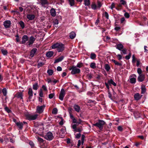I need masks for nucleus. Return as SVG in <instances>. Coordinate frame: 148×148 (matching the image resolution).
Listing matches in <instances>:
<instances>
[{
    "label": "nucleus",
    "instance_id": "473e14b6",
    "mask_svg": "<svg viewBox=\"0 0 148 148\" xmlns=\"http://www.w3.org/2000/svg\"><path fill=\"white\" fill-rule=\"evenodd\" d=\"M69 4L71 6H73L75 5V0H68Z\"/></svg>",
    "mask_w": 148,
    "mask_h": 148
},
{
    "label": "nucleus",
    "instance_id": "3c124183",
    "mask_svg": "<svg viewBox=\"0 0 148 148\" xmlns=\"http://www.w3.org/2000/svg\"><path fill=\"white\" fill-rule=\"evenodd\" d=\"M53 23L54 25L58 24V20L57 19L53 20Z\"/></svg>",
    "mask_w": 148,
    "mask_h": 148
},
{
    "label": "nucleus",
    "instance_id": "864d4df0",
    "mask_svg": "<svg viewBox=\"0 0 148 148\" xmlns=\"http://www.w3.org/2000/svg\"><path fill=\"white\" fill-rule=\"evenodd\" d=\"M131 56V53H130L128 55L126 56L125 57V58L126 60L129 59Z\"/></svg>",
    "mask_w": 148,
    "mask_h": 148
},
{
    "label": "nucleus",
    "instance_id": "1a4fd4ad",
    "mask_svg": "<svg viewBox=\"0 0 148 148\" xmlns=\"http://www.w3.org/2000/svg\"><path fill=\"white\" fill-rule=\"evenodd\" d=\"M145 79V74L139 75L137 78V80L139 82H142Z\"/></svg>",
    "mask_w": 148,
    "mask_h": 148
},
{
    "label": "nucleus",
    "instance_id": "9d476101",
    "mask_svg": "<svg viewBox=\"0 0 148 148\" xmlns=\"http://www.w3.org/2000/svg\"><path fill=\"white\" fill-rule=\"evenodd\" d=\"M37 51V49L36 48H33L30 51L29 53V56L31 58L29 57V59H31L32 58L34 57V54Z\"/></svg>",
    "mask_w": 148,
    "mask_h": 148
},
{
    "label": "nucleus",
    "instance_id": "37998d69",
    "mask_svg": "<svg viewBox=\"0 0 148 148\" xmlns=\"http://www.w3.org/2000/svg\"><path fill=\"white\" fill-rule=\"evenodd\" d=\"M58 112V110L56 108H54L53 109L52 113L53 114H57Z\"/></svg>",
    "mask_w": 148,
    "mask_h": 148
},
{
    "label": "nucleus",
    "instance_id": "de8ad7c7",
    "mask_svg": "<svg viewBox=\"0 0 148 148\" xmlns=\"http://www.w3.org/2000/svg\"><path fill=\"white\" fill-rule=\"evenodd\" d=\"M4 109L8 113H9L12 112V111L7 106L4 108Z\"/></svg>",
    "mask_w": 148,
    "mask_h": 148
},
{
    "label": "nucleus",
    "instance_id": "603ef678",
    "mask_svg": "<svg viewBox=\"0 0 148 148\" xmlns=\"http://www.w3.org/2000/svg\"><path fill=\"white\" fill-rule=\"evenodd\" d=\"M115 4L114 3H112L110 7L111 10H113L114 8H115Z\"/></svg>",
    "mask_w": 148,
    "mask_h": 148
},
{
    "label": "nucleus",
    "instance_id": "a878e982",
    "mask_svg": "<svg viewBox=\"0 0 148 148\" xmlns=\"http://www.w3.org/2000/svg\"><path fill=\"white\" fill-rule=\"evenodd\" d=\"M130 82L131 84H135L136 82V79L135 78L131 77L130 79Z\"/></svg>",
    "mask_w": 148,
    "mask_h": 148
},
{
    "label": "nucleus",
    "instance_id": "dca6fc26",
    "mask_svg": "<svg viewBox=\"0 0 148 148\" xmlns=\"http://www.w3.org/2000/svg\"><path fill=\"white\" fill-rule=\"evenodd\" d=\"M116 7L115 8L118 11H120L123 10V7L122 5L120 4L119 3L116 4Z\"/></svg>",
    "mask_w": 148,
    "mask_h": 148
},
{
    "label": "nucleus",
    "instance_id": "f257e3e1",
    "mask_svg": "<svg viewBox=\"0 0 148 148\" xmlns=\"http://www.w3.org/2000/svg\"><path fill=\"white\" fill-rule=\"evenodd\" d=\"M51 48L53 49H56L58 52H62L65 49V45L60 42H57L53 45Z\"/></svg>",
    "mask_w": 148,
    "mask_h": 148
},
{
    "label": "nucleus",
    "instance_id": "a211bd4d",
    "mask_svg": "<svg viewBox=\"0 0 148 148\" xmlns=\"http://www.w3.org/2000/svg\"><path fill=\"white\" fill-rule=\"evenodd\" d=\"M16 124L19 130H21L23 129V123L22 122H17L16 123Z\"/></svg>",
    "mask_w": 148,
    "mask_h": 148
},
{
    "label": "nucleus",
    "instance_id": "58836bf2",
    "mask_svg": "<svg viewBox=\"0 0 148 148\" xmlns=\"http://www.w3.org/2000/svg\"><path fill=\"white\" fill-rule=\"evenodd\" d=\"M2 93L4 96H6L7 94V90L6 88H4L3 89L2 91Z\"/></svg>",
    "mask_w": 148,
    "mask_h": 148
},
{
    "label": "nucleus",
    "instance_id": "f8f14e48",
    "mask_svg": "<svg viewBox=\"0 0 148 148\" xmlns=\"http://www.w3.org/2000/svg\"><path fill=\"white\" fill-rule=\"evenodd\" d=\"M36 38L33 36H32L29 39V40L28 42V45L30 46L32 45L35 41Z\"/></svg>",
    "mask_w": 148,
    "mask_h": 148
},
{
    "label": "nucleus",
    "instance_id": "49530a36",
    "mask_svg": "<svg viewBox=\"0 0 148 148\" xmlns=\"http://www.w3.org/2000/svg\"><path fill=\"white\" fill-rule=\"evenodd\" d=\"M137 72L138 74L139 75L143 74H142V71L140 68H138L137 69Z\"/></svg>",
    "mask_w": 148,
    "mask_h": 148
},
{
    "label": "nucleus",
    "instance_id": "4be33fe9",
    "mask_svg": "<svg viewBox=\"0 0 148 148\" xmlns=\"http://www.w3.org/2000/svg\"><path fill=\"white\" fill-rule=\"evenodd\" d=\"M64 58L63 56H61L59 58L56 59L54 63L55 64L61 61L64 59Z\"/></svg>",
    "mask_w": 148,
    "mask_h": 148
},
{
    "label": "nucleus",
    "instance_id": "4468645a",
    "mask_svg": "<svg viewBox=\"0 0 148 148\" xmlns=\"http://www.w3.org/2000/svg\"><path fill=\"white\" fill-rule=\"evenodd\" d=\"M11 24V22L10 20H6L3 22V25L6 28L10 27Z\"/></svg>",
    "mask_w": 148,
    "mask_h": 148
},
{
    "label": "nucleus",
    "instance_id": "79ce46f5",
    "mask_svg": "<svg viewBox=\"0 0 148 148\" xmlns=\"http://www.w3.org/2000/svg\"><path fill=\"white\" fill-rule=\"evenodd\" d=\"M119 3L122 5H126V2L125 0H121Z\"/></svg>",
    "mask_w": 148,
    "mask_h": 148
},
{
    "label": "nucleus",
    "instance_id": "338daca9",
    "mask_svg": "<svg viewBox=\"0 0 148 148\" xmlns=\"http://www.w3.org/2000/svg\"><path fill=\"white\" fill-rule=\"evenodd\" d=\"M77 125L75 124H74V125H73L72 126V128L75 131V130L77 128Z\"/></svg>",
    "mask_w": 148,
    "mask_h": 148
},
{
    "label": "nucleus",
    "instance_id": "412c9836",
    "mask_svg": "<svg viewBox=\"0 0 148 148\" xmlns=\"http://www.w3.org/2000/svg\"><path fill=\"white\" fill-rule=\"evenodd\" d=\"M50 13L51 16L53 17H55L56 15V10L53 8H52L51 9Z\"/></svg>",
    "mask_w": 148,
    "mask_h": 148
},
{
    "label": "nucleus",
    "instance_id": "13d9d810",
    "mask_svg": "<svg viewBox=\"0 0 148 148\" xmlns=\"http://www.w3.org/2000/svg\"><path fill=\"white\" fill-rule=\"evenodd\" d=\"M124 15L125 16L126 18H129V17H130V16L129 14L127 12H125L124 14Z\"/></svg>",
    "mask_w": 148,
    "mask_h": 148
},
{
    "label": "nucleus",
    "instance_id": "b1692460",
    "mask_svg": "<svg viewBox=\"0 0 148 148\" xmlns=\"http://www.w3.org/2000/svg\"><path fill=\"white\" fill-rule=\"evenodd\" d=\"M23 94L22 92H18L16 94L15 96L17 98H20L21 99H23Z\"/></svg>",
    "mask_w": 148,
    "mask_h": 148
},
{
    "label": "nucleus",
    "instance_id": "4d7b16f0",
    "mask_svg": "<svg viewBox=\"0 0 148 148\" xmlns=\"http://www.w3.org/2000/svg\"><path fill=\"white\" fill-rule=\"evenodd\" d=\"M81 134L80 133L77 134L75 136V138L77 139H79L81 137Z\"/></svg>",
    "mask_w": 148,
    "mask_h": 148
},
{
    "label": "nucleus",
    "instance_id": "2f4dec72",
    "mask_svg": "<svg viewBox=\"0 0 148 148\" xmlns=\"http://www.w3.org/2000/svg\"><path fill=\"white\" fill-rule=\"evenodd\" d=\"M38 83L37 82H36L33 84V88L34 90H37L38 89Z\"/></svg>",
    "mask_w": 148,
    "mask_h": 148
},
{
    "label": "nucleus",
    "instance_id": "0e129e2a",
    "mask_svg": "<svg viewBox=\"0 0 148 148\" xmlns=\"http://www.w3.org/2000/svg\"><path fill=\"white\" fill-rule=\"evenodd\" d=\"M39 125L40 124H39L37 122H35L34 123V127H38L39 126Z\"/></svg>",
    "mask_w": 148,
    "mask_h": 148
},
{
    "label": "nucleus",
    "instance_id": "bb28decb",
    "mask_svg": "<svg viewBox=\"0 0 148 148\" xmlns=\"http://www.w3.org/2000/svg\"><path fill=\"white\" fill-rule=\"evenodd\" d=\"M76 36V34L73 32H71L70 34V37L72 39L74 38Z\"/></svg>",
    "mask_w": 148,
    "mask_h": 148
},
{
    "label": "nucleus",
    "instance_id": "6e6d98bb",
    "mask_svg": "<svg viewBox=\"0 0 148 148\" xmlns=\"http://www.w3.org/2000/svg\"><path fill=\"white\" fill-rule=\"evenodd\" d=\"M54 96L55 94L54 93H51L49 95V98L50 99H51Z\"/></svg>",
    "mask_w": 148,
    "mask_h": 148
},
{
    "label": "nucleus",
    "instance_id": "ea45409f",
    "mask_svg": "<svg viewBox=\"0 0 148 148\" xmlns=\"http://www.w3.org/2000/svg\"><path fill=\"white\" fill-rule=\"evenodd\" d=\"M105 69L107 71H110V67L108 64H106L105 65Z\"/></svg>",
    "mask_w": 148,
    "mask_h": 148
},
{
    "label": "nucleus",
    "instance_id": "5fc2aeb1",
    "mask_svg": "<svg viewBox=\"0 0 148 148\" xmlns=\"http://www.w3.org/2000/svg\"><path fill=\"white\" fill-rule=\"evenodd\" d=\"M87 76L88 77L87 78L89 80H90L92 77V74L90 73Z\"/></svg>",
    "mask_w": 148,
    "mask_h": 148
},
{
    "label": "nucleus",
    "instance_id": "ddd939ff",
    "mask_svg": "<svg viewBox=\"0 0 148 148\" xmlns=\"http://www.w3.org/2000/svg\"><path fill=\"white\" fill-rule=\"evenodd\" d=\"M28 93L29 95V97L28 98L29 100V101H31L30 99L32 98L33 95V91L31 88H29Z\"/></svg>",
    "mask_w": 148,
    "mask_h": 148
},
{
    "label": "nucleus",
    "instance_id": "5701e85b",
    "mask_svg": "<svg viewBox=\"0 0 148 148\" xmlns=\"http://www.w3.org/2000/svg\"><path fill=\"white\" fill-rule=\"evenodd\" d=\"M124 47L123 45L121 44H117L116 45V48L120 51H121Z\"/></svg>",
    "mask_w": 148,
    "mask_h": 148
},
{
    "label": "nucleus",
    "instance_id": "aec40b11",
    "mask_svg": "<svg viewBox=\"0 0 148 148\" xmlns=\"http://www.w3.org/2000/svg\"><path fill=\"white\" fill-rule=\"evenodd\" d=\"M27 17L29 20H32L34 19L35 16L34 14H27Z\"/></svg>",
    "mask_w": 148,
    "mask_h": 148
},
{
    "label": "nucleus",
    "instance_id": "e433bc0d",
    "mask_svg": "<svg viewBox=\"0 0 148 148\" xmlns=\"http://www.w3.org/2000/svg\"><path fill=\"white\" fill-rule=\"evenodd\" d=\"M91 7L92 9L95 10L97 9V6L95 3L93 2L91 5Z\"/></svg>",
    "mask_w": 148,
    "mask_h": 148
},
{
    "label": "nucleus",
    "instance_id": "bf43d9fd",
    "mask_svg": "<svg viewBox=\"0 0 148 148\" xmlns=\"http://www.w3.org/2000/svg\"><path fill=\"white\" fill-rule=\"evenodd\" d=\"M41 147L42 148H48V146L47 144L46 145L45 144H44L43 145H41Z\"/></svg>",
    "mask_w": 148,
    "mask_h": 148
},
{
    "label": "nucleus",
    "instance_id": "f704fd0d",
    "mask_svg": "<svg viewBox=\"0 0 148 148\" xmlns=\"http://www.w3.org/2000/svg\"><path fill=\"white\" fill-rule=\"evenodd\" d=\"M77 66V68H81L84 66V64L82 62H79L77 64V66Z\"/></svg>",
    "mask_w": 148,
    "mask_h": 148
},
{
    "label": "nucleus",
    "instance_id": "7c9ffc66",
    "mask_svg": "<svg viewBox=\"0 0 148 148\" xmlns=\"http://www.w3.org/2000/svg\"><path fill=\"white\" fill-rule=\"evenodd\" d=\"M90 67L92 69H95L96 68V64L94 62H91L90 64Z\"/></svg>",
    "mask_w": 148,
    "mask_h": 148
},
{
    "label": "nucleus",
    "instance_id": "6ab92c4d",
    "mask_svg": "<svg viewBox=\"0 0 148 148\" xmlns=\"http://www.w3.org/2000/svg\"><path fill=\"white\" fill-rule=\"evenodd\" d=\"M54 54V52L52 51H48L46 52V56L49 58L52 57Z\"/></svg>",
    "mask_w": 148,
    "mask_h": 148
},
{
    "label": "nucleus",
    "instance_id": "cd10ccee",
    "mask_svg": "<svg viewBox=\"0 0 148 148\" xmlns=\"http://www.w3.org/2000/svg\"><path fill=\"white\" fill-rule=\"evenodd\" d=\"M108 83L109 84H112L114 86H116V83L113 81L112 79H110V80H108Z\"/></svg>",
    "mask_w": 148,
    "mask_h": 148
},
{
    "label": "nucleus",
    "instance_id": "7ed1b4c3",
    "mask_svg": "<svg viewBox=\"0 0 148 148\" xmlns=\"http://www.w3.org/2000/svg\"><path fill=\"white\" fill-rule=\"evenodd\" d=\"M69 70H72L71 73L73 75L79 74L81 72L80 69L77 68V66H71Z\"/></svg>",
    "mask_w": 148,
    "mask_h": 148
},
{
    "label": "nucleus",
    "instance_id": "4c0bfd02",
    "mask_svg": "<svg viewBox=\"0 0 148 148\" xmlns=\"http://www.w3.org/2000/svg\"><path fill=\"white\" fill-rule=\"evenodd\" d=\"M1 52L3 55H7L8 53L7 50L4 49H1Z\"/></svg>",
    "mask_w": 148,
    "mask_h": 148
},
{
    "label": "nucleus",
    "instance_id": "c9c22d12",
    "mask_svg": "<svg viewBox=\"0 0 148 148\" xmlns=\"http://www.w3.org/2000/svg\"><path fill=\"white\" fill-rule=\"evenodd\" d=\"M19 24L20 25L22 29H23L25 27V24L22 21L19 22Z\"/></svg>",
    "mask_w": 148,
    "mask_h": 148
},
{
    "label": "nucleus",
    "instance_id": "c756f323",
    "mask_svg": "<svg viewBox=\"0 0 148 148\" xmlns=\"http://www.w3.org/2000/svg\"><path fill=\"white\" fill-rule=\"evenodd\" d=\"M96 55L93 53H91L90 54V58L93 60H95L96 58Z\"/></svg>",
    "mask_w": 148,
    "mask_h": 148
},
{
    "label": "nucleus",
    "instance_id": "774afa93",
    "mask_svg": "<svg viewBox=\"0 0 148 148\" xmlns=\"http://www.w3.org/2000/svg\"><path fill=\"white\" fill-rule=\"evenodd\" d=\"M108 95L109 97L111 100H112V95L111 93L110 92L109 90L108 91Z\"/></svg>",
    "mask_w": 148,
    "mask_h": 148
},
{
    "label": "nucleus",
    "instance_id": "2eb2a0df",
    "mask_svg": "<svg viewBox=\"0 0 148 148\" xmlns=\"http://www.w3.org/2000/svg\"><path fill=\"white\" fill-rule=\"evenodd\" d=\"M39 3L42 7H45V5H47L49 4L48 0H40Z\"/></svg>",
    "mask_w": 148,
    "mask_h": 148
},
{
    "label": "nucleus",
    "instance_id": "20e7f679",
    "mask_svg": "<svg viewBox=\"0 0 148 148\" xmlns=\"http://www.w3.org/2000/svg\"><path fill=\"white\" fill-rule=\"evenodd\" d=\"M38 115L37 114L31 115L29 114H27L25 115L27 119L29 121L34 120L37 119Z\"/></svg>",
    "mask_w": 148,
    "mask_h": 148
},
{
    "label": "nucleus",
    "instance_id": "680f3d73",
    "mask_svg": "<svg viewBox=\"0 0 148 148\" xmlns=\"http://www.w3.org/2000/svg\"><path fill=\"white\" fill-rule=\"evenodd\" d=\"M29 144L31 146L32 148L34 147V144L32 141H30L29 143Z\"/></svg>",
    "mask_w": 148,
    "mask_h": 148
},
{
    "label": "nucleus",
    "instance_id": "c85d7f7f",
    "mask_svg": "<svg viewBox=\"0 0 148 148\" xmlns=\"http://www.w3.org/2000/svg\"><path fill=\"white\" fill-rule=\"evenodd\" d=\"M112 62L114 63L115 65L121 66H122V64L121 63H119L117 61L115 60L114 59H112Z\"/></svg>",
    "mask_w": 148,
    "mask_h": 148
},
{
    "label": "nucleus",
    "instance_id": "6e6552de",
    "mask_svg": "<svg viewBox=\"0 0 148 148\" xmlns=\"http://www.w3.org/2000/svg\"><path fill=\"white\" fill-rule=\"evenodd\" d=\"M22 41L20 42V44H25L26 42L28 40V37L26 35H24L22 37Z\"/></svg>",
    "mask_w": 148,
    "mask_h": 148
},
{
    "label": "nucleus",
    "instance_id": "f03ea898",
    "mask_svg": "<svg viewBox=\"0 0 148 148\" xmlns=\"http://www.w3.org/2000/svg\"><path fill=\"white\" fill-rule=\"evenodd\" d=\"M98 122L93 124V125L98 127L100 130H102L103 129V125L106 123L103 120H98Z\"/></svg>",
    "mask_w": 148,
    "mask_h": 148
},
{
    "label": "nucleus",
    "instance_id": "72a5a7b5",
    "mask_svg": "<svg viewBox=\"0 0 148 148\" xmlns=\"http://www.w3.org/2000/svg\"><path fill=\"white\" fill-rule=\"evenodd\" d=\"M83 130L82 127V126H80L79 127L77 128L75 131L77 132H79L80 133Z\"/></svg>",
    "mask_w": 148,
    "mask_h": 148
},
{
    "label": "nucleus",
    "instance_id": "9b49d317",
    "mask_svg": "<svg viewBox=\"0 0 148 148\" xmlns=\"http://www.w3.org/2000/svg\"><path fill=\"white\" fill-rule=\"evenodd\" d=\"M142 95H140L139 93H136L134 95V100L138 101L141 99Z\"/></svg>",
    "mask_w": 148,
    "mask_h": 148
},
{
    "label": "nucleus",
    "instance_id": "423d86ee",
    "mask_svg": "<svg viewBox=\"0 0 148 148\" xmlns=\"http://www.w3.org/2000/svg\"><path fill=\"white\" fill-rule=\"evenodd\" d=\"M65 95V90L63 88H62L61 89V91L59 94V99L61 101L63 100Z\"/></svg>",
    "mask_w": 148,
    "mask_h": 148
},
{
    "label": "nucleus",
    "instance_id": "09e8293b",
    "mask_svg": "<svg viewBox=\"0 0 148 148\" xmlns=\"http://www.w3.org/2000/svg\"><path fill=\"white\" fill-rule=\"evenodd\" d=\"M44 64V63L42 62H39L37 66L38 68H39L41 67H42Z\"/></svg>",
    "mask_w": 148,
    "mask_h": 148
},
{
    "label": "nucleus",
    "instance_id": "a19ab883",
    "mask_svg": "<svg viewBox=\"0 0 148 148\" xmlns=\"http://www.w3.org/2000/svg\"><path fill=\"white\" fill-rule=\"evenodd\" d=\"M47 73L49 75H51L53 73V71L51 69H48L47 70Z\"/></svg>",
    "mask_w": 148,
    "mask_h": 148
},
{
    "label": "nucleus",
    "instance_id": "0eeeda50",
    "mask_svg": "<svg viewBox=\"0 0 148 148\" xmlns=\"http://www.w3.org/2000/svg\"><path fill=\"white\" fill-rule=\"evenodd\" d=\"M45 138L47 140H52L53 138V134L51 132H48L46 135Z\"/></svg>",
    "mask_w": 148,
    "mask_h": 148
},
{
    "label": "nucleus",
    "instance_id": "393cba45",
    "mask_svg": "<svg viewBox=\"0 0 148 148\" xmlns=\"http://www.w3.org/2000/svg\"><path fill=\"white\" fill-rule=\"evenodd\" d=\"M73 108L75 110L78 112H79L80 110V107L78 105L75 104L73 106Z\"/></svg>",
    "mask_w": 148,
    "mask_h": 148
},
{
    "label": "nucleus",
    "instance_id": "69168bd1",
    "mask_svg": "<svg viewBox=\"0 0 148 148\" xmlns=\"http://www.w3.org/2000/svg\"><path fill=\"white\" fill-rule=\"evenodd\" d=\"M118 130L120 132H122L123 131V128L122 127L119 126L118 127Z\"/></svg>",
    "mask_w": 148,
    "mask_h": 148
},
{
    "label": "nucleus",
    "instance_id": "39448f33",
    "mask_svg": "<svg viewBox=\"0 0 148 148\" xmlns=\"http://www.w3.org/2000/svg\"><path fill=\"white\" fill-rule=\"evenodd\" d=\"M45 107V106L44 105L40 106H37L36 107V112L38 113L39 114L42 113Z\"/></svg>",
    "mask_w": 148,
    "mask_h": 148
},
{
    "label": "nucleus",
    "instance_id": "e2e57ef3",
    "mask_svg": "<svg viewBox=\"0 0 148 148\" xmlns=\"http://www.w3.org/2000/svg\"><path fill=\"white\" fill-rule=\"evenodd\" d=\"M104 14H105L104 16L106 17V18L107 19H109V15H108V13L107 12H104Z\"/></svg>",
    "mask_w": 148,
    "mask_h": 148
},
{
    "label": "nucleus",
    "instance_id": "c03bdc74",
    "mask_svg": "<svg viewBox=\"0 0 148 148\" xmlns=\"http://www.w3.org/2000/svg\"><path fill=\"white\" fill-rule=\"evenodd\" d=\"M127 51V49L125 48H123L121 51V53L122 54V53L123 54H126Z\"/></svg>",
    "mask_w": 148,
    "mask_h": 148
},
{
    "label": "nucleus",
    "instance_id": "052dcab7",
    "mask_svg": "<svg viewBox=\"0 0 148 148\" xmlns=\"http://www.w3.org/2000/svg\"><path fill=\"white\" fill-rule=\"evenodd\" d=\"M39 96L41 97H43V92L42 89H40V91L39 92Z\"/></svg>",
    "mask_w": 148,
    "mask_h": 148
},
{
    "label": "nucleus",
    "instance_id": "f3484780",
    "mask_svg": "<svg viewBox=\"0 0 148 148\" xmlns=\"http://www.w3.org/2000/svg\"><path fill=\"white\" fill-rule=\"evenodd\" d=\"M141 93L142 94H144L146 91V88L145 87V85L142 84L141 87Z\"/></svg>",
    "mask_w": 148,
    "mask_h": 148
},
{
    "label": "nucleus",
    "instance_id": "a18cd8bd",
    "mask_svg": "<svg viewBox=\"0 0 148 148\" xmlns=\"http://www.w3.org/2000/svg\"><path fill=\"white\" fill-rule=\"evenodd\" d=\"M84 4L86 6H88L90 4L89 0H84Z\"/></svg>",
    "mask_w": 148,
    "mask_h": 148
},
{
    "label": "nucleus",
    "instance_id": "8fccbe9b",
    "mask_svg": "<svg viewBox=\"0 0 148 148\" xmlns=\"http://www.w3.org/2000/svg\"><path fill=\"white\" fill-rule=\"evenodd\" d=\"M38 142L40 143H43L44 140L42 138L38 137Z\"/></svg>",
    "mask_w": 148,
    "mask_h": 148
}]
</instances>
